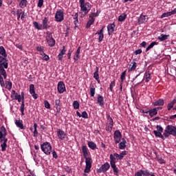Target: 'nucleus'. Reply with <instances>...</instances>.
Instances as JSON below:
<instances>
[{"mask_svg": "<svg viewBox=\"0 0 176 176\" xmlns=\"http://www.w3.org/2000/svg\"><path fill=\"white\" fill-rule=\"evenodd\" d=\"M120 79H121V82L123 83V82H124V79H126V72H124L122 73Z\"/></svg>", "mask_w": 176, "mask_h": 176, "instance_id": "09e8293b", "label": "nucleus"}, {"mask_svg": "<svg viewBox=\"0 0 176 176\" xmlns=\"http://www.w3.org/2000/svg\"><path fill=\"white\" fill-rule=\"evenodd\" d=\"M43 59L45 60V61H49V60H50V58L49 57V56L45 54L44 55V56H43Z\"/></svg>", "mask_w": 176, "mask_h": 176, "instance_id": "774afa93", "label": "nucleus"}, {"mask_svg": "<svg viewBox=\"0 0 176 176\" xmlns=\"http://www.w3.org/2000/svg\"><path fill=\"white\" fill-rule=\"evenodd\" d=\"M110 167L111 165H109V163L106 162L104 164H102L99 169H98V173H107V171L109 170Z\"/></svg>", "mask_w": 176, "mask_h": 176, "instance_id": "423d86ee", "label": "nucleus"}, {"mask_svg": "<svg viewBox=\"0 0 176 176\" xmlns=\"http://www.w3.org/2000/svg\"><path fill=\"white\" fill-rule=\"evenodd\" d=\"M94 94H96V88L94 87V86H92V87L90 88L91 97H94Z\"/></svg>", "mask_w": 176, "mask_h": 176, "instance_id": "37998d69", "label": "nucleus"}, {"mask_svg": "<svg viewBox=\"0 0 176 176\" xmlns=\"http://www.w3.org/2000/svg\"><path fill=\"white\" fill-rule=\"evenodd\" d=\"M98 104H99L100 107H104V97L101 95L98 96Z\"/></svg>", "mask_w": 176, "mask_h": 176, "instance_id": "393cba45", "label": "nucleus"}, {"mask_svg": "<svg viewBox=\"0 0 176 176\" xmlns=\"http://www.w3.org/2000/svg\"><path fill=\"white\" fill-rule=\"evenodd\" d=\"M58 91L60 94L65 91V84L63 81H60L58 84Z\"/></svg>", "mask_w": 176, "mask_h": 176, "instance_id": "9d476101", "label": "nucleus"}, {"mask_svg": "<svg viewBox=\"0 0 176 176\" xmlns=\"http://www.w3.org/2000/svg\"><path fill=\"white\" fill-rule=\"evenodd\" d=\"M47 44L49 45V46H50L51 47H53V46H54V45H56V40H54V38H49L48 40H47Z\"/></svg>", "mask_w": 176, "mask_h": 176, "instance_id": "cd10ccee", "label": "nucleus"}, {"mask_svg": "<svg viewBox=\"0 0 176 176\" xmlns=\"http://www.w3.org/2000/svg\"><path fill=\"white\" fill-rule=\"evenodd\" d=\"M137 79V85H140V83H142V81L144 80V77L140 76V74L137 75L133 80H135Z\"/></svg>", "mask_w": 176, "mask_h": 176, "instance_id": "5701e85b", "label": "nucleus"}, {"mask_svg": "<svg viewBox=\"0 0 176 176\" xmlns=\"http://www.w3.org/2000/svg\"><path fill=\"white\" fill-rule=\"evenodd\" d=\"M146 113H148V115H149V116H151V118H153V116H156V115H157V111L154 108V109L148 110L147 111H146Z\"/></svg>", "mask_w": 176, "mask_h": 176, "instance_id": "a211bd4d", "label": "nucleus"}, {"mask_svg": "<svg viewBox=\"0 0 176 176\" xmlns=\"http://www.w3.org/2000/svg\"><path fill=\"white\" fill-rule=\"evenodd\" d=\"M12 100H18L19 102H21V95L16 94Z\"/></svg>", "mask_w": 176, "mask_h": 176, "instance_id": "3c124183", "label": "nucleus"}, {"mask_svg": "<svg viewBox=\"0 0 176 176\" xmlns=\"http://www.w3.org/2000/svg\"><path fill=\"white\" fill-rule=\"evenodd\" d=\"M21 100H22V103H21V114L22 116L24 115V107H25V104H24V96H21Z\"/></svg>", "mask_w": 176, "mask_h": 176, "instance_id": "7c9ffc66", "label": "nucleus"}, {"mask_svg": "<svg viewBox=\"0 0 176 176\" xmlns=\"http://www.w3.org/2000/svg\"><path fill=\"white\" fill-rule=\"evenodd\" d=\"M55 19L58 23L63 21V20H64V12L61 10L57 11L55 15Z\"/></svg>", "mask_w": 176, "mask_h": 176, "instance_id": "6e6552de", "label": "nucleus"}, {"mask_svg": "<svg viewBox=\"0 0 176 176\" xmlns=\"http://www.w3.org/2000/svg\"><path fill=\"white\" fill-rule=\"evenodd\" d=\"M82 153L84 157H87L89 155V152H87V147L86 146H82Z\"/></svg>", "mask_w": 176, "mask_h": 176, "instance_id": "f704fd0d", "label": "nucleus"}, {"mask_svg": "<svg viewBox=\"0 0 176 176\" xmlns=\"http://www.w3.org/2000/svg\"><path fill=\"white\" fill-rule=\"evenodd\" d=\"M81 117L83 118L84 119H87L89 118L87 115V112L83 111L82 113Z\"/></svg>", "mask_w": 176, "mask_h": 176, "instance_id": "13d9d810", "label": "nucleus"}, {"mask_svg": "<svg viewBox=\"0 0 176 176\" xmlns=\"http://www.w3.org/2000/svg\"><path fill=\"white\" fill-rule=\"evenodd\" d=\"M15 124L21 130H24L25 129V127L23 124V120H16Z\"/></svg>", "mask_w": 176, "mask_h": 176, "instance_id": "aec40b11", "label": "nucleus"}, {"mask_svg": "<svg viewBox=\"0 0 176 176\" xmlns=\"http://www.w3.org/2000/svg\"><path fill=\"white\" fill-rule=\"evenodd\" d=\"M85 163L86 166H91V163H93V160H91V157H85Z\"/></svg>", "mask_w": 176, "mask_h": 176, "instance_id": "473e14b6", "label": "nucleus"}, {"mask_svg": "<svg viewBox=\"0 0 176 176\" xmlns=\"http://www.w3.org/2000/svg\"><path fill=\"white\" fill-rule=\"evenodd\" d=\"M145 78H146V82H149L151 80V74L150 73H146L145 74Z\"/></svg>", "mask_w": 176, "mask_h": 176, "instance_id": "603ef678", "label": "nucleus"}, {"mask_svg": "<svg viewBox=\"0 0 176 176\" xmlns=\"http://www.w3.org/2000/svg\"><path fill=\"white\" fill-rule=\"evenodd\" d=\"M28 1L27 0H21V2L19 3V6L21 8V9H24L25 6H27V3Z\"/></svg>", "mask_w": 176, "mask_h": 176, "instance_id": "2f4dec72", "label": "nucleus"}, {"mask_svg": "<svg viewBox=\"0 0 176 176\" xmlns=\"http://www.w3.org/2000/svg\"><path fill=\"white\" fill-rule=\"evenodd\" d=\"M176 103V100L174 99L172 102L168 104V111H170L172 108L174 107V104Z\"/></svg>", "mask_w": 176, "mask_h": 176, "instance_id": "c9c22d12", "label": "nucleus"}, {"mask_svg": "<svg viewBox=\"0 0 176 176\" xmlns=\"http://www.w3.org/2000/svg\"><path fill=\"white\" fill-rule=\"evenodd\" d=\"M142 173L144 176H156L153 174V173H149V171H148V170H142Z\"/></svg>", "mask_w": 176, "mask_h": 176, "instance_id": "58836bf2", "label": "nucleus"}, {"mask_svg": "<svg viewBox=\"0 0 176 176\" xmlns=\"http://www.w3.org/2000/svg\"><path fill=\"white\" fill-rule=\"evenodd\" d=\"M6 135H8V131H6V128L2 126L0 128V141H2V140H8V138H6Z\"/></svg>", "mask_w": 176, "mask_h": 176, "instance_id": "39448f33", "label": "nucleus"}, {"mask_svg": "<svg viewBox=\"0 0 176 176\" xmlns=\"http://www.w3.org/2000/svg\"><path fill=\"white\" fill-rule=\"evenodd\" d=\"M132 66L129 68V71H135V68H137V63L132 62Z\"/></svg>", "mask_w": 176, "mask_h": 176, "instance_id": "c03bdc74", "label": "nucleus"}, {"mask_svg": "<svg viewBox=\"0 0 176 176\" xmlns=\"http://www.w3.org/2000/svg\"><path fill=\"white\" fill-rule=\"evenodd\" d=\"M80 53V47H78L76 52V56L77 58H79V54Z\"/></svg>", "mask_w": 176, "mask_h": 176, "instance_id": "69168bd1", "label": "nucleus"}, {"mask_svg": "<svg viewBox=\"0 0 176 176\" xmlns=\"http://www.w3.org/2000/svg\"><path fill=\"white\" fill-rule=\"evenodd\" d=\"M143 173H142V170L138 171L135 174V176H142Z\"/></svg>", "mask_w": 176, "mask_h": 176, "instance_id": "338daca9", "label": "nucleus"}, {"mask_svg": "<svg viewBox=\"0 0 176 176\" xmlns=\"http://www.w3.org/2000/svg\"><path fill=\"white\" fill-rule=\"evenodd\" d=\"M73 107L74 109H79V102H78V100H75L73 102Z\"/></svg>", "mask_w": 176, "mask_h": 176, "instance_id": "a18cd8bd", "label": "nucleus"}, {"mask_svg": "<svg viewBox=\"0 0 176 176\" xmlns=\"http://www.w3.org/2000/svg\"><path fill=\"white\" fill-rule=\"evenodd\" d=\"M173 14H176V8L172 10L171 12H164L162 14L161 19H164V17H170Z\"/></svg>", "mask_w": 176, "mask_h": 176, "instance_id": "ddd939ff", "label": "nucleus"}, {"mask_svg": "<svg viewBox=\"0 0 176 176\" xmlns=\"http://www.w3.org/2000/svg\"><path fill=\"white\" fill-rule=\"evenodd\" d=\"M47 21H49V19L47 17H45L43 20V30H47V28H50V26L47 25Z\"/></svg>", "mask_w": 176, "mask_h": 176, "instance_id": "412c9836", "label": "nucleus"}, {"mask_svg": "<svg viewBox=\"0 0 176 176\" xmlns=\"http://www.w3.org/2000/svg\"><path fill=\"white\" fill-rule=\"evenodd\" d=\"M57 134H58V138H59V140H64L65 138V132H64L63 131L58 129L57 131Z\"/></svg>", "mask_w": 176, "mask_h": 176, "instance_id": "6ab92c4d", "label": "nucleus"}, {"mask_svg": "<svg viewBox=\"0 0 176 176\" xmlns=\"http://www.w3.org/2000/svg\"><path fill=\"white\" fill-rule=\"evenodd\" d=\"M1 75H3L4 79H6L8 76V74H6V70H3L0 72V85L1 87H5V82L3 81V78L1 76Z\"/></svg>", "mask_w": 176, "mask_h": 176, "instance_id": "1a4fd4ad", "label": "nucleus"}, {"mask_svg": "<svg viewBox=\"0 0 176 176\" xmlns=\"http://www.w3.org/2000/svg\"><path fill=\"white\" fill-rule=\"evenodd\" d=\"M0 142H1V151L2 152H5V151H6V148L8 147V144H6V143L8 142V139L1 140Z\"/></svg>", "mask_w": 176, "mask_h": 176, "instance_id": "4468645a", "label": "nucleus"}, {"mask_svg": "<svg viewBox=\"0 0 176 176\" xmlns=\"http://www.w3.org/2000/svg\"><path fill=\"white\" fill-rule=\"evenodd\" d=\"M4 61H8V59H6V57L0 55V63H3Z\"/></svg>", "mask_w": 176, "mask_h": 176, "instance_id": "680f3d73", "label": "nucleus"}, {"mask_svg": "<svg viewBox=\"0 0 176 176\" xmlns=\"http://www.w3.org/2000/svg\"><path fill=\"white\" fill-rule=\"evenodd\" d=\"M41 148L45 155H50L52 152V145L50 143L47 142H44L43 144H41Z\"/></svg>", "mask_w": 176, "mask_h": 176, "instance_id": "f03ea898", "label": "nucleus"}, {"mask_svg": "<svg viewBox=\"0 0 176 176\" xmlns=\"http://www.w3.org/2000/svg\"><path fill=\"white\" fill-rule=\"evenodd\" d=\"M113 127V126H112V125H107L106 126L107 131H109L111 133V131H112Z\"/></svg>", "mask_w": 176, "mask_h": 176, "instance_id": "bf43d9fd", "label": "nucleus"}, {"mask_svg": "<svg viewBox=\"0 0 176 176\" xmlns=\"http://www.w3.org/2000/svg\"><path fill=\"white\" fill-rule=\"evenodd\" d=\"M113 87H115V80L112 81L110 84V87H109L110 91H113Z\"/></svg>", "mask_w": 176, "mask_h": 176, "instance_id": "6e6d98bb", "label": "nucleus"}, {"mask_svg": "<svg viewBox=\"0 0 176 176\" xmlns=\"http://www.w3.org/2000/svg\"><path fill=\"white\" fill-rule=\"evenodd\" d=\"M80 10L82 12H85V14L89 13V10L91 9V4L90 3L82 1V3H80Z\"/></svg>", "mask_w": 176, "mask_h": 176, "instance_id": "7ed1b4c3", "label": "nucleus"}, {"mask_svg": "<svg viewBox=\"0 0 176 176\" xmlns=\"http://www.w3.org/2000/svg\"><path fill=\"white\" fill-rule=\"evenodd\" d=\"M146 19V16L140 15V16L139 17V19L138 20V24L140 25V24L145 23Z\"/></svg>", "mask_w": 176, "mask_h": 176, "instance_id": "a878e982", "label": "nucleus"}, {"mask_svg": "<svg viewBox=\"0 0 176 176\" xmlns=\"http://www.w3.org/2000/svg\"><path fill=\"white\" fill-rule=\"evenodd\" d=\"M6 89H8V90H12V82L10 81H6Z\"/></svg>", "mask_w": 176, "mask_h": 176, "instance_id": "79ce46f5", "label": "nucleus"}, {"mask_svg": "<svg viewBox=\"0 0 176 176\" xmlns=\"http://www.w3.org/2000/svg\"><path fill=\"white\" fill-rule=\"evenodd\" d=\"M16 14H17V19L19 20V19H20L21 14H23V10H18L16 11Z\"/></svg>", "mask_w": 176, "mask_h": 176, "instance_id": "5fc2aeb1", "label": "nucleus"}, {"mask_svg": "<svg viewBox=\"0 0 176 176\" xmlns=\"http://www.w3.org/2000/svg\"><path fill=\"white\" fill-rule=\"evenodd\" d=\"M89 17H90V19L88 21L87 23L86 28H90L91 25L94 23V20H95L94 17H93L92 16H89Z\"/></svg>", "mask_w": 176, "mask_h": 176, "instance_id": "b1692460", "label": "nucleus"}, {"mask_svg": "<svg viewBox=\"0 0 176 176\" xmlns=\"http://www.w3.org/2000/svg\"><path fill=\"white\" fill-rule=\"evenodd\" d=\"M88 146L93 151H94V149H97V145L94 142H88Z\"/></svg>", "mask_w": 176, "mask_h": 176, "instance_id": "c756f323", "label": "nucleus"}, {"mask_svg": "<svg viewBox=\"0 0 176 176\" xmlns=\"http://www.w3.org/2000/svg\"><path fill=\"white\" fill-rule=\"evenodd\" d=\"M114 140L116 144H119L120 142V140H122V133L119 130H117L114 132Z\"/></svg>", "mask_w": 176, "mask_h": 176, "instance_id": "0eeeda50", "label": "nucleus"}, {"mask_svg": "<svg viewBox=\"0 0 176 176\" xmlns=\"http://www.w3.org/2000/svg\"><path fill=\"white\" fill-rule=\"evenodd\" d=\"M126 17H127V15L125 14H121L119 17H118V21H124V20H126Z\"/></svg>", "mask_w": 176, "mask_h": 176, "instance_id": "a19ab883", "label": "nucleus"}, {"mask_svg": "<svg viewBox=\"0 0 176 176\" xmlns=\"http://www.w3.org/2000/svg\"><path fill=\"white\" fill-rule=\"evenodd\" d=\"M107 124L110 126H113V120H112V118H111V116H107Z\"/></svg>", "mask_w": 176, "mask_h": 176, "instance_id": "e433bc0d", "label": "nucleus"}, {"mask_svg": "<svg viewBox=\"0 0 176 176\" xmlns=\"http://www.w3.org/2000/svg\"><path fill=\"white\" fill-rule=\"evenodd\" d=\"M45 107L47 108V109H50V103L47 102V100L44 101Z\"/></svg>", "mask_w": 176, "mask_h": 176, "instance_id": "4d7b16f0", "label": "nucleus"}, {"mask_svg": "<svg viewBox=\"0 0 176 176\" xmlns=\"http://www.w3.org/2000/svg\"><path fill=\"white\" fill-rule=\"evenodd\" d=\"M43 6V0H38V7L42 8Z\"/></svg>", "mask_w": 176, "mask_h": 176, "instance_id": "e2e57ef3", "label": "nucleus"}, {"mask_svg": "<svg viewBox=\"0 0 176 176\" xmlns=\"http://www.w3.org/2000/svg\"><path fill=\"white\" fill-rule=\"evenodd\" d=\"M96 72L94 73V78L96 80H98V79H100V76L98 75V67H96Z\"/></svg>", "mask_w": 176, "mask_h": 176, "instance_id": "72a5a7b5", "label": "nucleus"}, {"mask_svg": "<svg viewBox=\"0 0 176 176\" xmlns=\"http://www.w3.org/2000/svg\"><path fill=\"white\" fill-rule=\"evenodd\" d=\"M116 158L115 157H113V155L111 154L110 155V164H111V168H113V170L116 168Z\"/></svg>", "mask_w": 176, "mask_h": 176, "instance_id": "f8f14e48", "label": "nucleus"}, {"mask_svg": "<svg viewBox=\"0 0 176 176\" xmlns=\"http://www.w3.org/2000/svg\"><path fill=\"white\" fill-rule=\"evenodd\" d=\"M104 28H105V26H102V29L95 34V35H99L98 42H102V39H104Z\"/></svg>", "mask_w": 176, "mask_h": 176, "instance_id": "9b49d317", "label": "nucleus"}, {"mask_svg": "<svg viewBox=\"0 0 176 176\" xmlns=\"http://www.w3.org/2000/svg\"><path fill=\"white\" fill-rule=\"evenodd\" d=\"M124 148H126V144L120 142L119 144V149H124Z\"/></svg>", "mask_w": 176, "mask_h": 176, "instance_id": "052dcab7", "label": "nucleus"}, {"mask_svg": "<svg viewBox=\"0 0 176 176\" xmlns=\"http://www.w3.org/2000/svg\"><path fill=\"white\" fill-rule=\"evenodd\" d=\"M127 155V151H122L120 154V157L118 158V160H122L124 157V155Z\"/></svg>", "mask_w": 176, "mask_h": 176, "instance_id": "de8ad7c7", "label": "nucleus"}, {"mask_svg": "<svg viewBox=\"0 0 176 176\" xmlns=\"http://www.w3.org/2000/svg\"><path fill=\"white\" fill-rule=\"evenodd\" d=\"M91 169V166L86 165L84 173H90Z\"/></svg>", "mask_w": 176, "mask_h": 176, "instance_id": "864d4df0", "label": "nucleus"}, {"mask_svg": "<svg viewBox=\"0 0 176 176\" xmlns=\"http://www.w3.org/2000/svg\"><path fill=\"white\" fill-rule=\"evenodd\" d=\"M8 60H6L4 62H0V72L5 71L6 69H8Z\"/></svg>", "mask_w": 176, "mask_h": 176, "instance_id": "dca6fc26", "label": "nucleus"}, {"mask_svg": "<svg viewBox=\"0 0 176 176\" xmlns=\"http://www.w3.org/2000/svg\"><path fill=\"white\" fill-rule=\"evenodd\" d=\"M153 105H154V107H163V105H164V100L159 99L157 101L153 102Z\"/></svg>", "mask_w": 176, "mask_h": 176, "instance_id": "f3484780", "label": "nucleus"}, {"mask_svg": "<svg viewBox=\"0 0 176 176\" xmlns=\"http://www.w3.org/2000/svg\"><path fill=\"white\" fill-rule=\"evenodd\" d=\"M30 94H34L35 93V85L34 84L30 85Z\"/></svg>", "mask_w": 176, "mask_h": 176, "instance_id": "ea45409f", "label": "nucleus"}, {"mask_svg": "<svg viewBox=\"0 0 176 176\" xmlns=\"http://www.w3.org/2000/svg\"><path fill=\"white\" fill-rule=\"evenodd\" d=\"M0 54H1L3 57H8V54H6V50L3 46L0 47Z\"/></svg>", "mask_w": 176, "mask_h": 176, "instance_id": "c85d7f7f", "label": "nucleus"}, {"mask_svg": "<svg viewBox=\"0 0 176 176\" xmlns=\"http://www.w3.org/2000/svg\"><path fill=\"white\" fill-rule=\"evenodd\" d=\"M156 129L157 131H153L155 137L162 138V140H164V135H162V133H163V127H162L160 125H157Z\"/></svg>", "mask_w": 176, "mask_h": 176, "instance_id": "20e7f679", "label": "nucleus"}, {"mask_svg": "<svg viewBox=\"0 0 176 176\" xmlns=\"http://www.w3.org/2000/svg\"><path fill=\"white\" fill-rule=\"evenodd\" d=\"M169 36L170 35L162 34L160 36H158V39L159 41H161V42H163L164 41H167Z\"/></svg>", "mask_w": 176, "mask_h": 176, "instance_id": "bb28decb", "label": "nucleus"}, {"mask_svg": "<svg viewBox=\"0 0 176 176\" xmlns=\"http://www.w3.org/2000/svg\"><path fill=\"white\" fill-rule=\"evenodd\" d=\"M115 23L109 24L107 26V31L109 32V35H111L112 34H113V31H115Z\"/></svg>", "mask_w": 176, "mask_h": 176, "instance_id": "2eb2a0df", "label": "nucleus"}, {"mask_svg": "<svg viewBox=\"0 0 176 176\" xmlns=\"http://www.w3.org/2000/svg\"><path fill=\"white\" fill-rule=\"evenodd\" d=\"M142 53V50L139 49L135 51L134 54L138 56V54H141Z\"/></svg>", "mask_w": 176, "mask_h": 176, "instance_id": "0e129e2a", "label": "nucleus"}, {"mask_svg": "<svg viewBox=\"0 0 176 176\" xmlns=\"http://www.w3.org/2000/svg\"><path fill=\"white\" fill-rule=\"evenodd\" d=\"M163 135L165 138H168L170 135L176 137V127L173 125L166 126Z\"/></svg>", "mask_w": 176, "mask_h": 176, "instance_id": "f257e3e1", "label": "nucleus"}, {"mask_svg": "<svg viewBox=\"0 0 176 176\" xmlns=\"http://www.w3.org/2000/svg\"><path fill=\"white\" fill-rule=\"evenodd\" d=\"M64 54H65V46L63 47V50L60 51V52L58 55V58L59 61H61L63 60V57Z\"/></svg>", "mask_w": 176, "mask_h": 176, "instance_id": "4be33fe9", "label": "nucleus"}, {"mask_svg": "<svg viewBox=\"0 0 176 176\" xmlns=\"http://www.w3.org/2000/svg\"><path fill=\"white\" fill-rule=\"evenodd\" d=\"M33 24L36 30H42V25H39L38 22L34 21Z\"/></svg>", "mask_w": 176, "mask_h": 176, "instance_id": "49530a36", "label": "nucleus"}, {"mask_svg": "<svg viewBox=\"0 0 176 176\" xmlns=\"http://www.w3.org/2000/svg\"><path fill=\"white\" fill-rule=\"evenodd\" d=\"M155 45H157V42L154 41L152 42L146 49V52H148V50H151V49H152V47H153V46H155Z\"/></svg>", "mask_w": 176, "mask_h": 176, "instance_id": "4c0bfd02", "label": "nucleus"}, {"mask_svg": "<svg viewBox=\"0 0 176 176\" xmlns=\"http://www.w3.org/2000/svg\"><path fill=\"white\" fill-rule=\"evenodd\" d=\"M46 41H47L48 39H52L53 38V36L52 35V32H46Z\"/></svg>", "mask_w": 176, "mask_h": 176, "instance_id": "8fccbe9b", "label": "nucleus"}]
</instances>
